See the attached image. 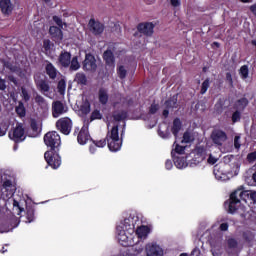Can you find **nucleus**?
I'll list each match as a JSON object with an SVG mask.
<instances>
[{
	"mask_svg": "<svg viewBox=\"0 0 256 256\" xmlns=\"http://www.w3.org/2000/svg\"><path fill=\"white\" fill-rule=\"evenodd\" d=\"M150 229L148 226H140L136 229V235L139 239H145L149 235Z\"/></svg>",
	"mask_w": 256,
	"mask_h": 256,
	"instance_id": "nucleus-26",
	"label": "nucleus"
},
{
	"mask_svg": "<svg viewBox=\"0 0 256 256\" xmlns=\"http://www.w3.org/2000/svg\"><path fill=\"white\" fill-rule=\"evenodd\" d=\"M58 63L64 69H68V67L71 65V52L65 50L61 51L58 57Z\"/></svg>",
	"mask_w": 256,
	"mask_h": 256,
	"instance_id": "nucleus-15",
	"label": "nucleus"
},
{
	"mask_svg": "<svg viewBox=\"0 0 256 256\" xmlns=\"http://www.w3.org/2000/svg\"><path fill=\"white\" fill-rule=\"evenodd\" d=\"M89 29L93 35H102L105 31V25L99 21H96L94 18L89 20Z\"/></svg>",
	"mask_w": 256,
	"mask_h": 256,
	"instance_id": "nucleus-12",
	"label": "nucleus"
},
{
	"mask_svg": "<svg viewBox=\"0 0 256 256\" xmlns=\"http://www.w3.org/2000/svg\"><path fill=\"white\" fill-rule=\"evenodd\" d=\"M174 151L178 155H183L185 153V146H181V145L177 144Z\"/></svg>",
	"mask_w": 256,
	"mask_h": 256,
	"instance_id": "nucleus-49",
	"label": "nucleus"
},
{
	"mask_svg": "<svg viewBox=\"0 0 256 256\" xmlns=\"http://www.w3.org/2000/svg\"><path fill=\"white\" fill-rule=\"evenodd\" d=\"M240 75L242 79H247V77H249V67L247 65L241 66Z\"/></svg>",
	"mask_w": 256,
	"mask_h": 256,
	"instance_id": "nucleus-40",
	"label": "nucleus"
},
{
	"mask_svg": "<svg viewBox=\"0 0 256 256\" xmlns=\"http://www.w3.org/2000/svg\"><path fill=\"white\" fill-rule=\"evenodd\" d=\"M15 6L11 0H0V11L5 17H9L13 13Z\"/></svg>",
	"mask_w": 256,
	"mask_h": 256,
	"instance_id": "nucleus-13",
	"label": "nucleus"
},
{
	"mask_svg": "<svg viewBox=\"0 0 256 256\" xmlns=\"http://www.w3.org/2000/svg\"><path fill=\"white\" fill-rule=\"evenodd\" d=\"M91 135H89V131L85 128H82L77 136V141L79 145H86L87 141H89V138Z\"/></svg>",
	"mask_w": 256,
	"mask_h": 256,
	"instance_id": "nucleus-19",
	"label": "nucleus"
},
{
	"mask_svg": "<svg viewBox=\"0 0 256 256\" xmlns=\"http://www.w3.org/2000/svg\"><path fill=\"white\" fill-rule=\"evenodd\" d=\"M124 228L126 231H129V229H135V223H133V218L129 217L124 219Z\"/></svg>",
	"mask_w": 256,
	"mask_h": 256,
	"instance_id": "nucleus-37",
	"label": "nucleus"
},
{
	"mask_svg": "<svg viewBox=\"0 0 256 256\" xmlns=\"http://www.w3.org/2000/svg\"><path fill=\"white\" fill-rule=\"evenodd\" d=\"M165 108L166 109H177V107H179V103H178V96L173 95L172 97L168 98L165 102H164Z\"/></svg>",
	"mask_w": 256,
	"mask_h": 256,
	"instance_id": "nucleus-22",
	"label": "nucleus"
},
{
	"mask_svg": "<svg viewBox=\"0 0 256 256\" xmlns=\"http://www.w3.org/2000/svg\"><path fill=\"white\" fill-rule=\"evenodd\" d=\"M74 81L78 84V85H87V76L85 75V73L83 72H78L75 75V79Z\"/></svg>",
	"mask_w": 256,
	"mask_h": 256,
	"instance_id": "nucleus-27",
	"label": "nucleus"
},
{
	"mask_svg": "<svg viewBox=\"0 0 256 256\" xmlns=\"http://www.w3.org/2000/svg\"><path fill=\"white\" fill-rule=\"evenodd\" d=\"M53 47V43H51V40L45 39L43 40V49L45 53L51 52V48Z\"/></svg>",
	"mask_w": 256,
	"mask_h": 256,
	"instance_id": "nucleus-39",
	"label": "nucleus"
},
{
	"mask_svg": "<svg viewBox=\"0 0 256 256\" xmlns=\"http://www.w3.org/2000/svg\"><path fill=\"white\" fill-rule=\"evenodd\" d=\"M217 161H219V158H216L215 156H213V154H210L207 159V163L209 165H215V163H217Z\"/></svg>",
	"mask_w": 256,
	"mask_h": 256,
	"instance_id": "nucleus-51",
	"label": "nucleus"
},
{
	"mask_svg": "<svg viewBox=\"0 0 256 256\" xmlns=\"http://www.w3.org/2000/svg\"><path fill=\"white\" fill-rule=\"evenodd\" d=\"M212 47H216L217 49H219V47H221V44L219 42H213Z\"/></svg>",
	"mask_w": 256,
	"mask_h": 256,
	"instance_id": "nucleus-64",
	"label": "nucleus"
},
{
	"mask_svg": "<svg viewBox=\"0 0 256 256\" xmlns=\"http://www.w3.org/2000/svg\"><path fill=\"white\" fill-rule=\"evenodd\" d=\"M162 115L164 119H167V117H169V108H165L162 112Z\"/></svg>",
	"mask_w": 256,
	"mask_h": 256,
	"instance_id": "nucleus-61",
	"label": "nucleus"
},
{
	"mask_svg": "<svg viewBox=\"0 0 256 256\" xmlns=\"http://www.w3.org/2000/svg\"><path fill=\"white\" fill-rule=\"evenodd\" d=\"M250 199H251L254 203H256V192H252V193L250 194Z\"/></svg>",
	"mask_w": 256,
	"mask_h": 256,
	"instance_id": "nucleus-62",
	"label": "nucleus"
},
{
	"mask_svg": "<svg viewBox=\"0 0 256 256\" xmlns=\"http://www.w3.org/2000/svg\"><path fill=\"white\" fill-rule=\"evenodd\" d=\"M117 75L119 79H125L127 77V69H125V66L120 65L117 67Z\"/></svg>",
	"mask_w": 256,
	"mask_h": 256,
	"instance_id": "nucleus-33",
	"label": "nucleus"
},
{
	"mask_svg": "<svg viewBox=\"0 0 256 256\" xmlns=\"http://www.w3.org/2000/svg\"><path fill=\"white\" fill-rule=\"evenodd\" d=\"M49 34L52 41L55 43H61V41H63V30H61V28L57 26H50Z\"/></svg>",
	"mask_w": 256,
	"mask_h": 256,
	"instance_id": "nucleus-14",
	"label": "nucleus"
},
{
	"mask_svg": "<svg viewBox=\"0 0 256 256\" xmlns=\"http://www.w3.org/2000/svg\"><path fill=\"white\" fill-rule=\"evenodd\" d=\"M220 231H229V223L224 222L219 226Z\"/></svg>",
	"mask_w": 256,
	"mask_h": 256,
	"instance_id": "nucleus-57",
	"label": "nucleus"
},
{
	"mask_svg": "<svg viewBox=\"0 0 256 256\" xmlns=\"http://www.w3.org/2000/svg\"><path fill=\"white\" fill-rule=\"evenodd\" d=\"M69 69L70 71H79V69H81V64H79V57L74 56L70 60Z\"/></svg>",
	"mask_w": 256,
	"mask_h": 256,
	"instance_id": "nucleus-28",
	"label": "nucleus"
},
{
	"mask_svg": "<svg viewBox=\"0 0 256 256\" xmlns=\"http://www.w3.org/2000/svg\"><path fill=\"white\" fill-rule=\"evenodd\" d=\"M57 89H58V93H60V95H63V93H65V89H67V82H65V79L59 80Z\"/></svg>",
	"mask_w": 256,
	"mask_h": 256,
	"instance_id": "nucleus-36",
	"label": "nucleus"
},
{
	"mask_svg": "<svg viewBox=\"0 0 256 256\" xmlns=\"http://www.w3.org/2000/svg\"><path fill=\"white\" fill-rule=\"evenodd\" d=\"M159 111V104H151V106L149 107V114L150 115H155V113H157Z\"/></svg>",
	"mask_w": 256,
	"mask_h": 256,
	"instance_id": "nucleus-43",
	"label": "nucleus"
},
{
	"mask_svg": "<svg viewBox=\"0 0 256 256\" xmlns=\"http://www.w3.org/2000/svg\"><path fill=\"white\" fill-rule=\"evenodd\" d=\"M118 240H119L120 245H122V247H128L129 246V243H127V236L120 235Z\"/></svg>",
	"mask_w": 256,
	"mask_h": 256,
	"instance_id": "nucleus-45",
	"label": "nucleus"
},
{
	"mask_svg": "<svg viewBox=\"0 0 256 256\" xmlns=\"http://www.w3.org/2000/svg\"><path fill=\"white\" fill-rule=\"evenodd\" d=\"M249 193L243 189H237L230 194V198L228 202L224 203L225 207H228V213L233 215L237 209H239V205H241V200L245 201V197H247Z\"/></svg>",
	"mask_w": 256,
	"mask_h": 256,
	"instance_id": "nucleus-3",
	"label": "nucleus"
},
{
	"mask_svg": "<svg viewBox=\"0 0 256 256\" xmlns=\"http://www.w3.org/2000/svg\"><path fill=\"white\" fill-rule=\"evenodd\" d=\"M10 138L16 143H21L25 141V128H23V125L21 123L16 125L12 137L10 136Z\"/></svg>",
	"mask_w": 256,
	"mask_h": 256,
	"instance_id": "nucleus-11",
	"label": "nucleus"
},
{
	"mask_svg": "<svg viewBox=\"0 0 256 256\" xmlns=\"http://www.w3.org/2000/svg\"><path fill=\"white\" fill-rule=\"evenodd\" d=\"M165 168L169 171L173 169V162L171 160H166L165 162Z\"/></svg>",
	"mask_w": 256,
	"mask_h": 256,
	"instance_id": "nucleus-58",
	"label": "nucleus"
},
{
	"mask_svg": "<svg viewBox=\"0 0 256 256\" xmlns=\"http://www.w3.org/2000/svg\"><path fill=\"white\" fill-rule=\"evenodd\" d=\"M33 78L37 89H39L41 93H49L51 87L49 86V83H47V80L43 79V74L37 72L36 74H34Z\"/></svg>",
	"mask_w": 256,
	"mask_h": 256,
	"instance_id": "nucleus-7",
	"label": "nucleus"
},
{
	"mask_svg": "<svg viewBox=\"0 0 256 256\" xmlns=\"http://www.w3.org/2000/svg\"><path fill=\"white\" fill-rule=\"evenodd\" d=\"M44 143L46 147L50 149L44 153V159L53 169H59L61 167V156L59 151L61 150V136L57 131H51L44 135Z\"/></svg>",
	"mask_w": 256,
	"mask_h": 256,
	"instance_id": "nucleus-1",
	"label": "nucleus"
},
{
	"mask_svg": "<svg viewBox=\"0 0 256 256\" xmlns=\"http://www.w3.org/2000/svg\"><path fill=\"white\" fill-rule=\"evenodd\" d=\"M171 155L174 165L175 167H177V169H183V167H187V160L185 159V157L176 156L173 152L171 153Z\"/></svg>",
	"mask_w": 256,
	"mask_h": 256,
	"instance_id": "nucleus-21",
	"label": "nucleus"
},
{
	"mask_svg": "<svg viewBox=\"0 0 256 256\" xmlns=\"http://www.w3.org/2000/svg\"><path fill=\"white\" fill-rule=\"evenodd\" d=\"M248 163H255L256 161V151L248 153L246 157Z\"/></svg>",
	"mask_w": 256,
	"mask_h": 256,
	"instance_id": "nucleus-44",
	"label": "nucleus"
},
{
	"mask_svg": "<svg viewBox=\"0 0 256 256\" xmlns=\"http://www.w3.org/2000/svg\"><path fill=\"white\" fill-rule=\"evenodd\" d=\"M45 73L46 75H48L49 79L55 81V79H57V74L59 73V71L57 70L55 65H53V63L47 60L45 65Z\"/></svg>",
	"mask_w": 256,
	"mask_h": 256,
	"instance_id": "nucleus-17",
	"label": "nucleus"
},
{
	"mask_svg": "<svg viewBox=\"0 0 256 256\" xmlns=\"http://www.w3.org/2000/svg\"><path fill=\"white\" fill-rule=\"evenodd\" d=\"M181 127H182L181 119L175 118L173 120V125L171 128V132L174 135V137H177L179 135V131H181Z\"/></svg>",
	"mask_w": 256,
	"mask_h": 256,
	"instance_id": "nucleus-25",
	"label": "nucleus"
},
{
	"mask_svg": "<svg viewBox=\"0 0 256 256\" xmlns=\"http://www.w3.org/2000/svg\"><path fill=\"white\" fill-rule=\"evenodd\" d=\"M249 11L256 17V2L249 7Z\"/></svg>",
	"mask_w": 256,
	"mask_h": 256,
	"instance_id": "nucleus-59",
	"label": "nucleus"
},
{
	"mask_svg": "<svg viewBox=\"0 0 256 256\" xmlns=\"http://www.w3.org/2000/svg\"><path fill=\"white\" fill-rule=\"evenodd\" d=\"M223 167H225V165H221V164H216L214 166V170H213V173L215 175V177H219L220 175H223Z\"/></svg>",
	"mask_w": 256,
	"mask_h": 256,
	"instance_id": "nucleus-41",
	"label": "nucleus"
},
{
	"mask_svg": "<svg viewBox=\"0 0 256 256\" xmlns=\"http://www.w3.org/2000/svg\"><path fill=\"white\" fill-rule=\"evenodd\" d=\"M227 244H228L229 249H236L237 240H235V238H230V239H228Z\"/></svg>",
	"mask_w": 256,
	"mask_h": 256,
	"instance_id": "nucleus-47",
	"label": "nucleus"
},
{
	"mask_svg": "<svg viewBox=\"0 0 256 256\" xmlns=\"http://www.w3.org/2000/svg\"><path fill=\"white\" fill-rule=\"evenodd\" d=\"M103 61L105 62L106 67L110 69H115V54L113 53V49L108 47L106 51L102 54Z\"/></svg>",
	"mask_w": 256,
	"mask_h": 256,
	"instance_id": "nucleus-10",
	"label": "nucleus"
},
{
	"mask_svg": "<svg viewBox=\"0 0 256 256\" xmlns=\"http://www.w3.org/2000/svg\"><path fill=\"white\" fill-rule=\"evenodd\" d=\"M83 69L84 71H97V60L93 54L88 53L85 55Z\"/></svg>",
	"mask_w": 256,
	"mask_h": 256,
	"instance_id": "nucleus-9",
	"label": "nucleus"
},
{
	"mask_svg": "<svg viewBox=\"0 0 256 256\" xmlns=\"http://www.w3.org/2000/svg\"><path fill=\"white\" fill-rule=\"evenodd\" d=\"M98 101L101 105H107L109 103V91L105 88L98 90Z\"/></svg>",
	"mask_w": 256,
	"mask_h": 256,
	"instance_id": "nucleus-20",
	"label": "nucleus"
},
{
	"mask_svg": "<svg viewBox=\"0 0 256 256\" xmlns=\"http://www.w3.org/2000/svg\"><path fill=\"white\" fill-rule=\"evenodd\" d=\"M56 129L63 135H69L71 129H73V121L69 117L60 118L56 122Z\"/></svg>",
	"mask_w": 256,
	"mask_h": 256,
	"instance_id": "nucleus-5",
	"label": "nucleus"
},
{
	"mask_svg": "<svg viewBox=\"0 0 256 256\" xmlns=\"http://www.w3.org/2000/svg\"><path fill=\"white\" fill-rule=\"evenodd\" d=\"M172 7H179L181 5L180 0H170Z\"/></svg>",
	"mask_w": 256,
	"mask_h": 256,
	"instance_id": "nucleus-60",
	"label": "nucleus"
},
{
	"mask_svg": "<svg viewBox=\"0 0 256 256\" xmlns=\"http://www.w3.org/2000/svg\"><path fill=\"white\" fill-rule=\"evenodd\" d=\"M226 81L229 84V87H234L233 85V75L231 74V72H227L226 73Z\"/></svg>",
	"mask_w": 256,
	"mask_h": 256,
	"instance_id": "nucleus-50",
	"label": "nucleus"
},
{
	"mask_svg": "<svg viewBox=\"0 0 256 256\" xmlns=\"http://www.w3.org/2000/svg\"><path fill=\"white\" fill-rule=\"evenodd\" d=\"M16 113L20 117H25V115H27V110L25 109V104H23V102H19L18 106H16Z\"/></svg>",
	"mask_w": 256,
	"mask_h": 256,
	"instance_id": "nucleus-30",
	"label": "nucleus"
},
{
	"mask_svg": "<svg viewBox=\"0 0 256 256\" xmlns=\"http://www.w3.org/2000/svg\"><path fill=\"white\" fill-rule=\"evenodd\" d=\"M210 137L214 145H217V147H223V143L227 141V132L221 129H214Z\"/></svg>",
	"mask_w": 256,
	"mask_h": 256,
	"instance_id": "nucleus-6",
	"label": "nucleus"
},
{
	"mask_svg": "<svg viewBox=\"0 0 256 256\" xmlns=\"http://www.w3.org/2000/svg\"><path fill=\"white\" fill-rule=\"evenodd\" d=\"M53 21H54V23H56V25H58V27L60 28V29H63V20L61 19V17H59V16H53Z\"/></svg>",
	"mask_w": 256,
	"mask_h": 256,
	"instance_id": "nucleus-48",
	"label": "nucleus"
},
{
	"mask_svg": "<svg viewBox=\"0 0 256 256\" xmlns=\"http://www.w3.org/2000/svg\"><path fill=\"white\" fill-rule=\"evenodd\" d=\"M234 147L235 149H241V136L234 137Z\"/></svg>",
	"mask_w": 256,
	"mask_h": 256,
	"instance_id": "nucleus-52",
	"label": "nucleus"
},
{
	"mask_svg": "<svg viewBox=\"0 0 256 256\" xmlns=\"http://www.w3.org/2000/svg\"><path fill=\"white\" fill-rule=\"evenodd\" d=\"M8 223H10V227L5 230L6 232L13 231L15 227H19V223H21V221L16 216H13L11 219L8 220Z\"/></svg>",
	"mask_w": 256,
	"mask_h": 256,
	"instance_id": "nucleus-29",
	"label": "nucleus"
},
{
	"mask_svg": "<svg viewBox=\"0 0 256 256\" xmlns=\"http://www.w3.org/2000/svg\"><path fill=\"white\" fill-rule=\"evenodd\" d=\"M138 32L134 33V37H139L140 35H144V37H152L155 29V24L152 22H141L136 27Z\"/></svg>",
	"mask_w": 256,
	"mask_h": 256,
	"instance_id": "nucleus-4",
	"label": "nucleus"
},
{
	"mask_svg": "<svg viewBox=\"0 0 256 256\" xmlns=\"http://www.w3.org/2000/svg\"><path fill=\"white\" fill-rule=\"evenodd\" d=\"M11 187H13V182H11V180H6L3 182V189H5L6 191H9Z\"/></svg>",
	"mask_w": 256,
	"mask_h": 256,
	"instance_id": "nucleus-53",
	"label": "nucleus"
},
{
	"mask_svg": "<svg viewBox=\"0 0 256 256\" xmlns=\"http://www.w3.org/2000/svg\"><path fill=\"white\" fill-rule=\"evenodd\" d=\"M93 143L95 147H105V145H108V149L112 153L121 151L122 141L119 139V125L113 126L111 131L107 132L105 139L93 141Z\"/></svg>",
	"mask_w": 256,
	"mask_h": 256,
	"instance_id": "nucleus-2",
	"label": "nucleus"
},
{
	"mask_svg": "<svg viewBox=\"0 0 256 256\" xmlns=\"http://www.w3.org/2000/svg\"><path fill=\"white\" fill-rule=\"evenodd\" d=\"M238 121H241V112H239V110H236L232 114V123H237Z\"/></svg>",
	"mask_w": 256,
	"mask_h": 256,
	"instance_id": "nucleus-42",
	"label": "nucleus"
},
{
	"mask_svg": "<svg viewBox=\"0 0 256 256\" xmlns=\"http://www.w3.org/2000/svg\"><path fill=\"white\" fill-rule=\"evenodd\" d=\"M8 79L9 81H11V83H14V84L17 83V78L15 76H9Z\"/></svg>",
	"mask_w": 256,
	"mask_h": 256,
	"instance_id": "nucleus-63",
	"label": "nucleus"
},
{
	"mask_svg": "<svg viewBox=\"0 0 256 256\" xmlns=\"http://www.w3.org/2000/svg\"><path fill=\"white\" fill-rule=\"evenodd\" d=\"M35 103L39 106V107H45L47 106V100H45V98L43 96H41L40 94H36L35 98Z\"/></svg>",
	"mask_w": 256,
	"mask_h": 256,
	"instance_id": "nucleus-32",
	"label": "nucleus"
},
{
	"mask_svg": "<svg viewBox=\"0 0 256 256\" xmlns=\"http://www.w3.org/2000/svg\"><path fill=\"white\" fill-rule=\"evenodd\" d=\"M7 89V81L0 78V91H5Z\"/></svg>",
	"mask_w": 256,
	"mask_h": 256,
	"instance_id": "nucleus-54",
	"label": "nucleus"
},
{
	"mask_svg": "<svg viewBox=\"0 0 256 256\" xmlns=\"http://www.w3.org/2000/svg\"><path fill=\"white\" fill-rule=\"evenodd\" d=\"M210 86H211V80L209 78H206L205 81L202 82L200 95H205V93H207Z\"/></svg>",
	"mask_w": 256,
	"mask_h": 256,
	"instance_id": "nucleus-31",
	"label": "nucleus"
},
{
	"mask_svg": "<svg viewBox=\"0 0 256 256\" xmlns=\"http://www.w3.org/2000/svg\"><path fill=\"white\" fill-rule=\"evenodd\" d=\"M30 127H31V130L33 131L34 137H37V135H39V125L37 124V120L31 119Z\"/></svg>",
	"mask_w": 256,
	"mask_h": 256,
	"instance_id": "nucleus-34",
	"label": "nucleus"
},
{
	"mask_svg": "<svg viewBox=\"0 0 256 256\" xmlns=\"http://www.w3.org/2000/svg\"><path fill=\"white\" fill-rule=\"evenodd\" d=\"M146 256H163V248L157 244H148L146 246Z\"/></svg>",
	"mask_w": 256,
	"mask_h": 256,
	"instance_id": "nucleus-16",
	"label": "nucleus"
},
{
	"mask_svg": "<svg viewBox=\"0 0 256 256\" xmlns=\"http://www.w3.org/2000/svg\"><path fill=\"white\" fill-rule=\"evenodd\" d=\"M22 97L26 103L31 99V96L29 95V92H27V90H22Z\"/></svg>",
	"mask_w": 256,
	"mask_h": 256,
	"instance_id": "nucleus-55",
	"label": "nucleus"
},
{
	"mask_svg": "<svg viewBox=\"0 0 256 256\" xmlns=\"http://www.w3.org/2000/svg\"><path fill=\"white\" fill-rule=\"evenodd\" d=\"M26 222L33 223L35 221V208L33 206H26Z\"/></svg>",
	"mask_w": 256,
	"mask_h": 256,
	"instance_id": "nucleus-23",
	"label": "nucleus"
},
{
	"mask_svg": "<svg viewBox=\"0 0 256 256\" xmlns=\"http://www.w3.org/2000/svg\"><path fill=\"white\" fill-rule=\"evenodd\" d=\"M100 120L103 119V114H101V111H99L98 109H95L94 111H92L91 116H90V121H95V120Z\"/></svg>",
	"mask_w": 256,
	"mask_h": 256,
	"instance_id": "nucleus-38",
	"label": "nucleus"
},
{
	"mask_svg": "<svg viewBox=\"0 0 256 256\" xmlns=\"http://www.w3.org/2000/svg\"><path fill=\"white\" fill-rule=\"evenodd\" d=\"M120 101H122L123 105H125L126 101V105H128V107L133 104V99L130 98L127 100V97H122Z\"/></svg>",
	"mask_w": 256,
	"mask_h": 256,
	"instance_id": "nucleus-56",
	"label": "nucleus"
},
{
	"mask_svg": "<svg viewBox=\"0 0 256 256\" xmlns=\"http://www.w3.org/2000/svg\"><path fill=\"white\" fill-rule=\"evenodd\" d=\"M129 117V111L127 110H115L112 113V118L116 121V122H121V121H126V119Z\"/></svg>",
	"mask_w": 256,
	"mask_h": 256,
	"instance_id": "nucleus-18",
	"label": "nucleus"
},
{
	"mask_svg": "<svg viewBox=\"0 0 256 256\" xmlns=\"http://www.w3.org/2000/svg\"><path fill=\"white\" fill-rule=\"evenodd\" d=\"M206 155H207V151H205L204 148H198L194 156L195 163H203V161H205Z\"/></svg>",
	"mask_w": 256,
	"mask_h": 256,
	"instance_id": "nucleus-24",
	"label": "nucleus"
},
{
	"mask_svg": "<svg viewBox=\"0 0 256 256\" xmlns=\"http://www.w3.org/2000/svg\"><path fill=\"white\" fill-rule=\"evenodd\" d=\"M67 111L68 108L63 102L56 100L52 103V116L54 119L61 117V115H64Z\"/></svg>",
	"mask_w": 256,
	"mask_h": 256,
	"instance_id": "nucleus-8",
	"label": "nucleus"
},
{
	"mask_svg": "<svg viewBox=\"0 0 256 256\" xmlns=\"http://www.w3.org/2000/svg\"><path fill=\"white\" fill-rule=\"evenodd\" d=\"M13 211H16V214L20 215V217H21V213H23V211H25V209L23 207H21V205L19 204V201L13 199Z\"/></svg>",
	"mask_w": 256,
	"mask_h": 256,
	"instance_id": "nucleus-35",
	"label": "nucleus"
},
{
	"mask_svg": "<svg viewBox=\"0 0 256 256\" xmlns=\"http://www.w3.org/2000/svg\"><path fill=\"white\" fill-rule=\"evenodd\" d=\"M191 141H193V139H191V133L184 132L182 143H191Z\"/></svg>",
	"mask_w": 256,
	"mask_h": 256,
	"instance_id": "nucleus-46",
	"label": "nucleus"
}]
</instances>
